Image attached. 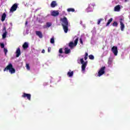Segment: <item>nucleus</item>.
Returning a JSON list of instances; mask_svg holds the SVG:
<instances>
[{"label": "nucleus", "mask_w": 130, "mask_h": 130, "mask_svg": "<svg viewBox=\"0 0 130 130\" xmlns=\"http://www.w3.org/2000/svg\"><path fill=\"white\" fill-rule=\"evenodd\" d=\"M120 11V5H117L114 7L115 12H119Z\"/></svg>", "instance_id": "obj_15"}, {"label": "nucleus", "mask_w": 130, "mask_h": 130, "mask_svg": "<svg viewBox=\"0 0 130 130\" xmlns=\"http://www.w3.org/2000/svg\"><path fill=\"white\" fill-rule=\"evenodd\" d=\"M112 26H113V27H117L118 26V23L117 22L114 21L112 24Z\"/></svg>", "instance_id": "obj_22"}, {"label": "nucleus", "mask_w": 130, "mask_h": 130, "mask_svg": "<svg viewBox=\"0 0 130 130\" xmlns=\"http://www.w3.org/2000/svg\"><path fill=\"white\" fill-rule=\"evenodd\" d=\"M85 56L88 57V53H87V52L85 53Z\"/></svg>", "instance_id": "obj_35"}, {"label": "nucleus", "mask_w": 130, "mask_h": 130, "mask_svg": "<svg viewBox=\"0 0 130 130\" xmlns=\"http://www.w3.org/2000/svg\"><path fill=\"white\" fill-rule=\"evenodd\" d=\"M79 41V38H77L74 42H70L69 44V46L70 47L71 49H73L74 48V46H77V44H78V42Z\"/></svg>", "instance_id": "obj_2"}, {"label": "nucleus", "mask_w": 130, "mask_h": 130, "mask_svg": "<svg viewBox=\"0 0 130 130\" xmlns=\"http://www.w3.org/2000/svg\"><path fill=\"white\" fill-rule=\"evenodd\" d=\"M103 20L104 19L102 18L100 19L98 21V25H100V23H101V21H103Z\"/></svg>", "instance_id": "obj_27"}, {"label": "nucleus", "mask_w": 130, "mask_h": 130, "mask_svg": "<svg viewBox=\"0 0 130 130\" xmlns=\"http://www.w3.org/2000/svg\"><path fill=\"white\" fill-rule=\"evenodd\" d=\"M112 52L114 53V55H117V53H118V50H117V47L113 46L112 48Z\"/></svg>", "instance_id": "obj_9"}, {"label": "nucleus", "mask_w": 130, "mask_h": 130, "mask_svg": "<svg viewBox=\"0 0 130 130\" xmlns=\"http://www.w3.org/2000/svg\"><path fill=\"white\" fill-rule=\"evenodd\" d=\"M87 58H88V57H86V56L84 57V60H87Z\"/></svg>", "instance_id": "obj_36"}, {"label": "nucleus", "mask_w": 130, "mask_h": 130, "mask_svg": "<svg viewBox=\"0 0 130 130\" xmlns=\"http://www.w3.org/2000/svg\"><path fill=\"white\" fill-rule=\"evenodd\" d=\"M6 71H9L10 74H15L16 73V70L13 67V64L12 63H9L4 69V72Z\"/></svg>", "instance_id": "obj_1"}, {"label": "nucleus", "mask_w": 130, "mask_h": 130, "mask_svg": "<svg viewBox=\"0 0 130 130\" xmlns=\"http://www.w3.org/2000/svg\"><path fill=\"white\" fill-rule=\"evenodd\" d=\"M1 48H5V44L4 43H1Z\"/></svg>", "instance_id": "obj_30"}, {"label": "nucleus", "mask_w": 130, "mask_h": 130, "mask_svg": "<svg viewBox=\"0 0 130 130\" xmlns=\"http://www.w3.org/2000/svg\"><path fill=\"white\" fill-rule=\"evenodd\" d=\"M27 24H28V21H26L25 22V25H27Z\"/></svg>", "instance_id": "obj_37"}, {"label": "nucleus", "mask_w": 130, "mask_h": 130, "mask_svg": "<svg viewBox=\"0 0 130 130\" xmlns=\"http://www.w3.org/2000/svg\"><path fill=\"white\" fill-rule=\"evenodd\" d=\"M57 6L56 1H52L51 3V8H55Z\"/></svg>", "instance_id": "obj_17"}, {"label": "nucleus", "mask_w": 130, "mask_h": 130, "mask_svg": "<svg viewBox=\"0 0 130 130\" xmlns=\"http://www.w3.org/2000/svg\"><path fill=\"white\" fill-rule=\"evenodd\" d=\"M18 8V4H14L11 8L10 9V13H13V12H15V11H17V9Z\"/></svg>", "instance_id": "obj_6"}, {"label": "nucleus", "mask_w": 130, "mask_h": 130, "mask_svg": "<svg viewBox=\"0 0 130 130\" xmlns=\"http://www.w3.org/2000/svg\"><path fill=\"white\" fill-rule=\"evenodd\" d=\"M26 68L28 71H30V66H29L28 63L26 64Z\"/></svg>", "instance_id": "obj_26"}, {"label": "nucleus", "mask_w": 130, "mask_h": 130, "mask_svg": "<svg viewBox=\"0 0 130 130\" xmlns=\"http://www.w3.org/2000/svg\"><path fill=\"white\" fill-rule=\"evenodd\" d=\"M22 97V98H27V100H29V101H31V94L30 93H23Z\"/></svg>", "instance_id": "obj_7"}, {"label": "nucleus", "mask_w": 130, "mask_h": 130, "mask_svg": "<svg viewBox=\"0 0 130 130\" xmlns=\"http://www.w3.org/2000/svg\"><path fill=\"white\" fill-rule=\"evenodd\" d=\"M67 75L68 76V77H73L74 76V71H72L71 72V70H70V72H68L67 73Z\"/></svg>", "instance_id": "obj_19"}, {"label": "nucleus", "mask_w": 130, "mask_h": 130, "mask_svg": "<svg viewBox=\"0 0 130 130\" xmlns=\"http://www.w3.org/2000/svg\"><path fill=\"white\" fill-rule=\"evenodd\" d=\"M120 29L121 31H123L124 30V24H123V22H122V19H120Z\"/></svg>", "instance_id": "obj_11"}, {"label": "nucleus", "mask_w": 130, "mask_h": 130, "mask_svg": "<svg viewBox=\"0 0 130 130\" xmlns=\"http://www.w3.org/2000/svg\"><path fill=\"white\" fill-rule=\"evenodd\" d=\"M6 17H7V14H6V13H4L2 15V18H1V21L2 22H4V21H5V20H6Z\"/></svg>", "instance_id": "obj_20"}, {"label": "nucleus", "mask_w": 130, "mask_h": 130, "mask_svg": "<svg viewBox=\"0 0 130 130\" xmlns=\"http://www.w3.org/2000/svg\"><path fill=\"white\" fill-rule=\"evenodd\" d=\"M88 57H89V59H91V60H93L94 58V56L93 55H89L88 56Z\"/></svg>", "instance_id": "obj_24"}, {"label": "nucleus", "mask_w": 130, "mask_h": 130, "mask_svg": "<svg viewBox=\"0 0 130 130\" xmlns=\"http://www.w3.org/2000/svg\"><path fill=\"white\" fill-rule=\"evenodd\" d=\"M127 1H128V0H124L125 3H126L127 2Z\"/></svg>", "instance_id": "obj_38"}, {"label": "nucleus", "mask_w": 130, "mask_h": 130, "mask_svg": "<svg viewBox=\"0 0 130 130\" xmlns=\"http://www.w3.org/2000/svg\"><path fill=\"white\" fill-rule=\"evenodd\" d=\"M42 53H45V50L43 49L42 51Z\"/></svg>", "instance_id": "obj_34"}, {"label": "nucleus", "mask_w": 130, "mask_h": 130, "mask_svg": "<svg viewBox=\"0 0 130 130\" xmlns=\"http://www.w3.org/2000/svg\"><path fill=\"white\" fill-rule=\"evenodd\" d=\"M22 47L23 49H27V48L29 47V45L28 44V43L24 42V43L22 45Z\"/></svg>", "instance_id": "obj_16"}, {"label": "nucleus", "mask_w": 130, "mask_h": 130, "mask_svg": "<svg viewBox=\"0 0 130 130\" xmlns=\"http://www.w3.org/2000/svg\"><path fill=\"white\" fill-rule=\"evenodd\" d=\"M105 69H106V67H105V66L101 68L98 72V77H101V76L105 74Z\"/></svg>", "instance_id": "obj_5"}, {"label": "nucleus", "mask_w": 130, "mask_h": 130, "mask_svg": "<svg viewBox=\"0 0 130 130\" xmlns=\"http://www.w3.org/2000/svg\"><path fill=\"white\" fill-rule=\"evenodd\" d=\"M64 53L65 54H69V53H71V49H69V48H65Z\"/></svg>", "instance_id": "obj_18"}, {"label": "nucleus", "mask_w": 130, "mask_h": 130, "mask_svg": "<svg viewBox=\"0 0 130 130\" xmlns=\"http://www.w3.org/2000/svg\"><path fill=\"white\" fill-rule=\"evenodd\" d=\"M61 56V54H59V56Z\"/></svg>", "instance_id": "obj_39"}, {"label": "nucleus", "mask_w": 130, "mask_h": 130, "mask_svg": "<svg viewBox=\"0 0 130 130\" xmlns=\"http://www.w3.org/2000/svg\"><path fill=\"white\" fill-rule=\"evenodd\" d=\"M4 52H5V55H7V53H8V49L4 48Z\"/></svg>", "instance_id": "obj_29"}, {"label": "nucleus", "mask_w": 130, "mask_h": 130, "mask_svg": "<svg viewBox=\"0 0 130 130\" xmlns=\"http://www.w3.org/2000/svg\"><path fill=\"white\" fill-rule=\"evenodd\" d=\"M80 42L81 44H82V45H83V40L82 39V38L80 39Z\"/></svg>", "instance_id": "obj_32"}, {"label": "nucleus", "mask_w": 130, "mask_h": 130, "mask_svg": "<svg viewBox=\"0 0 130 130\" xmlns=\"http://www.w3.org/2000/svg\"><path fill=\"white\" fill-rule=\"evenodd\" d=\"M80 62L82 64L81 66V69L82 72H85L86 70V67H87V63H88L87 61H84V58L80 59Z\"/></svg>", "instance_id": "obj_3"}, {"label": "nucleus", "mask_w": 130, "mask_h": 130, "mask_svg": "<svg viewBox=\"0 0 130 130\" xmlns=\"http://www.w3.org/2000/svg\"><path fill=\"white\" fill-rule=\"evenodd\" d=\"M50 43H51L52 44H53V43H54V38H52L51 39Z\"/></svg>", "instance_id": "obj_25"}, {"label": "nucleus", "mask_w": 130, "mask_h": 130, "mask_svg": "<svg viewBox=\"0 0 130 130\" xmlns=\"http://www.w3.org/2000/svg\"><path fill=\"white\" fill-rule=\"evenodd\" d=\"M60 20L62 22V26L69 25V21L67 17H64L62 18H60Z\"/></svg>", "instance_id": "obj_4"}, {"label": "nucleus", "mask_w": 130, "mask_h": 130, "mask_svg": "<svg viewBox=\"0 0 130 130\" xmlns=\"http://www.w3.org/2000/svg\"><path fill=\"white\" fill-rule=\"evenodd\" d=\"M63 27V29L64 30V32L65 33H68L69 31V25H62Z\"/></svg>", "instance_id": "obj_14"}, {"label": "nucleus", "mask_w": 130, "mask_h": 130, "mask_svg": "<svg viewBox=\"0 0 130 130\" xmlns=\"http://www.w3.org/2000/svg\"><path fill=\"white\" fill-rule=\"evenodd\" d=\"M51 15L53 17H56L59 15V12L57 11L54 10L51 12Z\"/></svg>", "instance_id": "obj_10"}, {"label": "nucleus", "mask_w": 130, "mask_h": 130, "mask_svg": "<svg viewBox=\"0 0 130 130\" xmlns=\"http://www.w3.org/2000/svg\"><path fill=\"white\" fill-rule=\"evenodd\" d=\"M112 21H113V19L112 18H110L109 20H108V22L107 23V24L106 25V27L109 26V25H110V23H111V22H112Z\"/></svg>", "instance_id": "obj_21"}, {"label": "nucleus", "mask_w": 130, "mask_h": 130, "mask_svg": "<svg viewBox=\"0 0 130 130\" xmlns=\"http://www.w3.org/2000/svg\"><path fill=\"white\" fill-rule=\"evenodd\" d=\"M36 34L39 38H42L43 37V35H42V32L41 31H36Z\"/></svg>", "instance_id": "obj_13"}, {"label": "nucleus", "mask_w": 130, "mask_h": 130, "mask_svg": "<svg viewBox=\"0 0 130 130\" xmlns=\"http://www.w3.org/2000/svg\"><path fill=\"white\" fill-rule=\"evenodd\" d=\"M46 25H47V27L49 28V27H50L51 26V23H50V22H47L46 23Z\"/></svg>", "instance_id": "obj_28"}, {"label": "nucleus", "mask_w": 130, "mask_h": 130, "mask_svg": "<svg viewBox=\"0 0 130 130\" xmlns=\"http://www.w3.org/2000/svg\"><path fill=\"white\" fill-rule=\"evenodd\" d=\"M67 11L68 12H75V9L74 8H68L67 9Z\"/></svg>", "instance_id": "obj_23"}, {"label": "nucleus", "mask_w": 130, "mask_h": 130, "mask_svg": "<svg viewBox=\"0 0 130 130\" xmlns=\"http://www.w3.org/2000/svg\"><path fill=\"white\" fill-rule=\"evenodd\" d=\"M51 50V48L50 47H49L48 48V52H50Z\"/></svg>", "instance_id": "obj_33"}, {"label": "nucleus", "mask_w": 130, "mask_h": 130, "mask_svg": "<svg viewBox=\"0 0 130 130\" xmlns=\"http://www.w3.org/2000/svg\"><path fill=\"white\" fill-rule=\"evenodd\" d=\"M6 29V26H5L3 29V32H4L2 35L3 39H5V38L7 37V35H8V31H7Z\"/></svg>", "instance_id": "obj_8"}, {"label": "nucleus", "mask_w": 130, "mask_h": 130, "mask_svg": "<svg viewBox=\"0 0 130 130\" xmlns=\"http://www.w3.org/2000/svg\"><path fill=\"white\" fill-rule=\"evenodd\" d=\"M59 53H60V54L63 53V51H62V48H60L59 49Z\"/></svg>", "instance_id": "obj_31"}, {"label": "nucleus", "mask_w": 130, "mask_h": 130, "mask_svg": "<svg viewBox=\"0 0 130 130\" xmlns=\"http://www.w3.org/2000/svg\"><path fill=\"white\" fill-rule=\"evenodd\" d=\"M16 57H19L21 55V49L20 48H17L16 51Z\"/></svg>", "instance_id": "obj_12"}]
</instances>
